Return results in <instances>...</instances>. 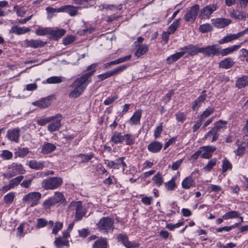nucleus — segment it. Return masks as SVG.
Instances as JSON below:
<instances>
[{
	"label": "nucleus",
	"instance_id": "nucleus-52",
	"mask_svg": "<svg viewBox=\"0 0 248 248\" xmlns=\"http://www.w3.org/2000/svg\"><path fill=\"white\" fill-rule=\"evenodd\" d=\"M23 178V176L20 175L11 180L9 183L13 188H14L15 186H18L20 183Z\"/></svg>",
	"mask_w": 248,
	"mask_h": 248
},
{
	"label": "nucleus",
	"instance_id": "nucleus-20",
	"mask_svg": "<svg viewBox=\"0 0 248 248\" xmlns=\"http://www.w3.org/2000/svg\"><path fill=\"white\" fill-rule=\"evenodd\" d=\"M241 44L238 45H233L230 47L220 49H219V55L224 57L232 53L233 52L237 50L241 46Z\"/></svg>",
	"mask_w": 248,
	"mask_h": 248
},
{
	"label": "nucleus",
	"instance_id": "nucleus-30",
	"mask_svg": "<svg viewBox=\"0 0 248 248\" xmlns=\"http://www.w3.org/2000/svg\"><path fill=\"white\" fill-rule=\"evenodd\" d=\"M182 186L185 189H189L195 186V181L192 177H187L182 181Z\"/></svg>",
	"mask_w": 248,
	"mask_h": 248
},
{
	"label": "nucleus",
	"instance_id": "nucleus-36",
	"mask_svg": "<svg viewBox=\"0 0 248 248\" xmlns=\"http://www.w3.org/2000/svg\"><path fill=\"white\" fill-rule=\"evenodd\" d=\"M184 54L185 52L181 50L168 57L167 61L169 63H172L182 57Z\"/></svg>",
	"mask_w": 248,
	"mask_h": 248
},
{
	"label": "nucleus",
	"instance_id": "nucleus-33",
	"mask_svg": "<svg viewBox=\"0 0 248 248\" xmlns=\"http://www.w3.org/2000/svg\"><path fill=\"white\" fill-rule=\"evenodd\" d=\"M137 48L135 53V55L138 58L146 53L148 50V46L146 44L137 45Z\"/></svg>",
	"mask_w": 248,
	"mask_h": 248
},
{
	"label": "nucleus",
	"instance_id": "nucleus-51",
	"mask_svg": "<svg viewBox=\"0 0 248 248\" xmlns=\"http://www.w3.org/2000/svg\"><path fill=\"white\" fill-rule=\"evenodd\" d=\"M13 32L17 34H22L30 31L29 28L26 27H15L13 29Z\"/></svg>",
	"mask_w": 248,
	"mask_h": 248
},
{
	"label": "nucleus",
	"instance_id": "nucleus-43",
	"mask_svg": "<svg viewBox=\"0 0 248 248\" xmlns=\"http://www.w3.org/2000/svg\"><path fill=\"white\" fill-rule=\"evenodd\" d=\"M176 177H173L169 181L165 183V186L167 190L171 191L174 189L176 187Z\"/></svg>",
	"mask_w": 248,
	"mask_h": 248
},
{
	"label": "nucleus",
	"instance_id": "nucleus-35",
	"mask_svg": "<svg viewBox=\"0 0 248 248\" xmlns=\"http://www.w3.org/2000/svg\"><path fill=\"white\" fill-rule=\"evenodd\" d=\"M98 65V63H93L87 68V73H84L85 76L89 79H91L92 76L96 70V67Z\"/></svg>",
	"mask_w": 248,
	"mask_h": 248
},
{
	"label": "nucleus",
	"instance_id": "nucleus-5",
	"mask_svg": "<svg viewBox=\"0 0 248 248\" xmlns=\"http://www.w3.org/2000/svg\"><path fill=\"white\" fill-rule=\"evenodd\" d=\"M113 220L109 217H103L101 218L97 224L100 231L104 232H108L109 231H112L114 228Z\"/></svg>",
	"mask_w": 248,
	"mask_h": 248
},
{
	"label": "nucleus",
	"instance_id": "nucleus-47",
	"mask_svg": "<svg viewBox=\"0 0 248 248\" xmlns=\"http://www.w3.org/2000/svg\"><path fill=\"white\" fill-rule=\"evenodd\" d=\"M215 111V108L212 107H208L200 116V118L203 121L212 114Z\"/></svg>",
	"mask_w": 248,
	"mask_h": 248
},
{
	"label": "nucleus",
	"instance_id": "nucleus-24",
	"mask_svg": "<svg viewBox=\"0 0 248 248\" xmlns=\"http://www.w3.org/2000/svg\"><path fill=\"white\" fill-rule=\"evenodd\" d=\"M248 85V76H242L237 78L235 82V86L239 89L244 88Z\"/></svg>",
	"mask_w": 248,
	"mask_h": 248
},
{
	"label": "nucleus",
	"instance_id": "nucleus-8",
	"mask_svg": "<svg viewBox=\"0 0 248 248\" xmlns=\"http://www.w3.org/2000/svg\"><path fill=\"white\" fill-rule=\"evenodd\" d=\"M200 7L197 4L190 7L184 15V19L187 22L193 23L196 19Z\"/></svg>",
	"mask_w": 248,
	"mask_h": 248
},
{
	"label": "nucleus",
	"instance_id": "nucleus-6",
	"mask_svg": "<svg viewBox=\"0 0 248 248\" xmlns=\"http://www.w3.org/2000/svg\"><path fill=\"white\" fill-rule=\"evenodd\" d=\"M41 198V194L39 192H31L25 195L23 198V202L33 207L37 205Z\"/></svg>",
	"mask_w": 248,
	"mask_h": 248
},
{
	"label": "nucleus",
	"instance_id": "nucleus-41",
	"mask_svg": "<svg viewBox=\"0 0 248 248\" xmlns=\"http://www.w3.org/2000/svg\"><path fill=\"white\" fill-rule=\"evenodd\" d=\"M61 114H57L54 116H52L50 117H46L45 118L38 119L37 121V124L40 125H45L48 122H51V120H54L55 118H58V117H61Z\"/></svg>",
	"mask_w": 248,
	"mask_h": 248
},
{
	"label": "nucleus",
	"instance_id": "nucleus-22",
	"mask_svg": "<svg viewBox=\"0 0 248 248\" xmlns=\"http://www.w3.org/2000/svg\"><path fill=\"white\" fill-rule=\"evenodd\" d=\"M46 44V42H43L40 40H27L25 42V44L27 47H31L34 48L43 47Z\"/></svg>",
	"mask_w": 248,
	"mask_h": 248
},
{
	"label": "nucleus",
	"instance_id": "nucleus-42",
	"mask_svg": "<svg viewBox=\"0 0 248 248\" xmlns=\"http://www.w3.org/2000/svg\"><path fill=\"white\" fill-rule=\"evenodd\" d=\"M152 180L154 184L157 186H160L164 182L162 174L159 172L156 173L153 177Z\"/></svg>",
	"mask_w": 248,
	"mask_h": 248
},
{
	"label": "nucleus",
	"instance_id": "nucleus-13",
	"mask_svg": "<svg viewBox=\"0 0 248 248\" xmlns=\"http://www.w3.org/2000/svg\"><path fill=\"white\" fill-rule=\"evenodd\" d=\"M201 47H199L197 46L189 45L184 47L181 48L180 50L185 52V54L188 53L189 55H195L198 53L201 52Z\"/></svg>",
	"mask_w": 248,
	"mask_h": 248
},
{
	"label": "nucleus",
	"instance_id": "nucleus-39",
	"mask_svg": "<svg viewBox=\"0 0 248 248\" xmlns=\"http://www.w3.org/2000/svg\"><path fill=\"white\" fill-rule=\"evenodd\" d=\"M46 10L47 15V17L48 19H51L53 16H55L56 13L61 12V7L55 9L51 7H47Z\"/></svg>",
	"mask_w": 248,
	"mask_h": 248
},
{
	"label": "nucleus",
	"instance_id": "nucleus-12",
	"mask_svg": "<svg viewBox=\"0 0 248 248\" xmlns=\"http://www.w3.org/2000/svg\"><path fill=\"white\" fill-rule=\"evenodd\" d=\"M117 239L127 248H137L139 247L138 244L130 242L126 235L119 234L117 236Z\"/></svg>",
	"mask_w": 248,
	"mask_h": 248
},
{
	"label": "nucleus",
	"instance_id": "nucleus-23",
	"mask_svg": "<svg viewBox=\"0 0 248 248\" xmlns=\"http://www.w3.org/2000/svg\"><path fill=\"white\" fill-rule=\"evenodd\" d=\"M206 98V91L203 90L200 96L196 99L192 107V108L193 110H195L196 108H199L202 102H203Z\"/></svg>",
	"mask_w": 248,
	"mask_h": 248
},
{
	"label": "nucleus",
	"instance_id": "nucleus-7",
	"mask_svg": "<svg viewBox=\"0 0 248 248\" xmlns=\"http://www.w3.org/2000/svg\"><path fill=\"white\" fill-rule=\"evenodd\" d=\"M124 157H121L117 158L115 161L106 159L104 160V163L110 169H119L122 166L123 171H124L127 167V165L124 161Z\"/></svg>",
	"mask_w": 248,
	"mask_h": 248
},
{
	"label": "nucleus",
	"instance_id": "nucleus-60",
	"mask_svg": "<svg viewBox=\"0 0 248 248\" xmlns=\"http://www.w3.org/2000/svg\"><path fill=\"white\" fill-rule=\"evenodd\" d=\"M118 98V96L117 95H113V96H110L108 97L104 102V104L108 106L114 102L116 99Z\"/></svg>",
	"mask_w": 248,
	"mask_h": 248
},
{
	"label": "nucleus",
	"instance_id": "nucleus-57",
	"mask_svg": "<svg viewBox=\"0 0 248 248\" xmlns=\"http://www.w3.org/2000/svg\"><path fill=\"white\" fill-rule=\"evenodd\" d=\"M0 156L4 159L9 160L12 158L13 154L8 150H3Z\"/></svg>",
	"mask_w": 248,
	"mask_h": 248
},
{
	"label": "nucleus",
	"instance_id": "nucleus-37",
	"mask_svg": "<svg viewBox=\"0 0 248 248\" xmlns=\"http://www.w3.org/2000/svg\"><path fill=\"white\" fill-rule=\"evenodd\" d=\"M124 140V136L120 132L115 131L111 138V141L115 144L122 143Z\"/></svg>",
	"mask_w": 248,
	"mask_h": 248
},
{
	"label": "nucleus",
	"instance_id": "nucleus-32",
	"mask_svg": "<svg viewBox=\"0 0 248 248\" xmlns=\"http://www.w3.org/2000/svg\"><path fill=\"white\" fill-rule=\"evenodd\" d=\"M227 123V122L226 121L219 120L215 123L214 126L212 129L218 133L222 129H226Z\"/></svg>",
	"mask_w": 248,
	"mask_h": 248
},
{
	"label": "nucleus",
	"instance_id": "nucleus-58",
	"mask_svg": "<svg viewBox=\"0 0 248 248\" xmlns=\"http://www.w3.org/2000/svg\"><path fill=\"white\" fill-rule=\"evenodd\" d=\"M15 198V193L14 192H10L4 197V201L6 203H11L14 200Z\"/></svg>",
	"mask_w": 248,
	"mask_h": 248
},
{
	"label": "nucleus",
	"instance_id": "nucleus-50",
	"mask_svg": "<svg viewBox=\"0 0 248 248\" xmlns=\"http://www.w3.org/2000/svg\"><path fill=\"white\" fill-rule=\"evenodd\" d=\"M50 28H40L36 30L35 33L37 35L44 36L49 34Z\"/></svg>",
	"mask_w": 248,
	"mask_h": 248
},
{
	"label": "nucleus",
	"instance_id": "nucleus-61",
	"mask_svg": "<svg viewBox=\"0 0 248 248\" xmlns=\"http://www.w3.org/2000/svg\"><path fill=\"white\" fill-rule=\"evenodd\" d=\"M63 224L62 222H56L54 227L53 229L52 233L57 234L59 231L62 229Z\"/></svg>",
	"mask_w": 248,
	"mask_h": 248
},
{
	"label": "nucleus",
	"instance_id": "nucleus-31",
	"mask_svg": "<svg viewBox=\"0 0 248 248\" xmlns=\"http://www.w3.org/2000/svg\"><path fill=\"white\" fill-rule=\"evenodd\" d=\"M54 244L56 246L59 248H61L64 246L67 247L69 246V241L61 236L58 237L55 239Z\"/></svg>",
	"mask_w": 248,
	"mask_h": 248
},
{
	"label": "nucleus",
	"instance_id": "nucleus-16",
	"mask_svg": "<svg viewBox=\"0 0 248 248\" xmlns=\"http://www.w3.org/2000/svg\"><path fill=\"white\" fill-rule=\"evenodd\" d=\"M244 34V31L240 32L236 34H230L219 40L218 42L220 44L227 43L238 39L239 37L242 36Z\"/></svg>",
	"mask_w": 248,
	"mask_h": 248
},
{
	"label": "nucleus",
	"instance_id": "nucleus-63",
	"mask_svg": "<svg viewBox=\"0 0 248 248\" xmlns=\"http://www.w3.org/2000/svg\"><path fill=\"white\" fill-rule=\"evenodd\" d=\"M37 221V224L36 228L38 229L44 227L47 224V221L46 220L43 218H38Z\"/></svg>",
	"mask_w": 248,
	"mask_h": 248
},
{
	"label": "nucleus",
	"instance_id": "nucleus-28",
	"mask_svg": "<svg viewBox=\"0 0 248 248\" xmlns=\"http://www.w3.org/2000/svg\"><path fill=\"white\" fill-rule=\"evenodd\" d=\"M230 16L231 17L239 20H243L246 17V14L244 12H241L238 10H235L234 9L230 12Z\"/></svg>",
	"mask_w": 248,
	"mask_h": 248
},
{
	"label": "nucleus",
	"instance_id": "nucleus-46",
	"mask_svg": "<svg viewBox=\"0 0 248 248\" xmlns=\"http://www.w3.org/2000/svg\"><path fill=\"white\" fill-rule=\"evenodd\" d=\"M36 103L40 108H46L50 105V99L49 97L45 98L38 101Z\"/></svg>",
	"mask_w": 248,
	"mask_h": 248
},
{
	"label": "nucleus",
	"instance_id": "nucleus-2",
	"mask_svg": "<svg viewBox=\"0 0 248 248\" xmlns=\"http://www.w3.org/2000/svg\"><path fill=\"white\" fill-rule=\"evenodd\" d=\"M26 172L24 168L21 164L13 163L8 166L7 170L3 175L4 177L9 179L17 174H23Z\"/></svg>",
	"mask_w": 248,
	"mask_h": 248
},
{
	"label": "nucleus",
	"instance_id": "nucleus-34",
	"mask_svg": "<svg viewBox=\"0 0 248 248\" xmlns=\"http://www.w3.org/2000/svg\"><path fill=\"white\" fill-rule=\"evenodd\" d=\"M219 137V134L216 131H214L211 129L204 136V139L205 140H210L211 139V141L213 142L216 141Z\"/></svg>",
	"mask_w": 248,
	"mask_h": 248
},
{
	"label": "nucleus",
	"instance_id": "nucleus-49",
	"mask_svg": "<svg viewBox=\"0 0 248 248\" xmlns=\"http://www.w3.org/2000/svg\"><path fill=\"white\" fill-rule=\"evenodd\" d=\"M232 164L228 159L225 158L222 160V172H225L228 170H231Z\"/></svg>",
	"mask_w": 248,
	"mask_h": 248
},
{
	"label": "nucleus",
	"instance_id": "nucleus-14",
	"mask_svg": "<svg viewBox=\"0 0 248 248\" xmlns=\"http://www.w3.org/2000/svg\"><path fill=\"white\" fill-rule=\"evenodd\" d=\"M20 131L19 128L9 129L7 131V137L10 140L18 142L19 139Z\"/></svg>",
	"mask_w": 248,
	"mask_h": 248
},
{
	"label": "nucleus",
	"instance_id": "nucleus-62",
	"mask_svg": "<svg viewBox=\"0 0 248 248\" xmlns=\"http://www.w3.org/2000/svg\"><path fill=\"white\" fill-rule=\"evenodd\" d=\"M93 156V153H91L89 155H83L80 154L79 157H80L81 159V161L82 162H87L90 160Z\"/></svg>",
	"mask_w": 248,
	"mask_h": 248
},
{
	"label": "nucleus",
	"instance_id": "nucleus-17",
	"mask_svg": "<svg viewBox=\"0 0 248 248\" xmlns=\"http://www.w3.org/2000/svg\"><path fill=\"white\" fill-rule=\"evenodd\" d=\"M77 8H80V7H76L72 5H65L61 7V12H66L70 16H74L78 14Z\"/></svg>",
	"mask_w": 248,
	"mask_h": 248
},
{
	"label": "nucleus",
	"instance_id": "nucleus-21",
	"mask_svg": "<svg viewBox=\"0 0 248 248\" xmlns=\"http://www.w3.org/2000/svg\"><path fill=\"white\" fill-rule=\"evenodd\" d=\"M162 147V143L158 141H154L148 144L147 149L151 153H156L159 152Z\"/></svg>",
	"mask_w": 248,
	"mask_h": 248
},
{
	"label": "nucleus",
	"instance_id": "nucleus-53",
	"mask_svg": "<svg viewBox=\"0 0 248 248\" xmlns=\"http://www.w3.org/2000/svg\"><path fill=\"white\" fill-rule=\"evenodd\" d=\"M46 82L48 84L60 83L62 82V79L61 77L53 76L48 78Z\"/></svg>",
	"mask_w": 248,
	"mask_h": 248
},
{
	"label": "nucleus",
	"instance_id": "nucleus-15",
	"mask_svg": "<svg viewBox=\"0 0 248 248\" xmlns=\"http://www.w3.org/2000/svg\"><path fill=\"white\" fill-rule=\"evenodd\" d=\"M141 114L142 110L140 109H138L135 111L128 121V124L131 125L140 124Z\"/></svg>",
	"mask_w": 248,
	"mask_h": 248
},
{
	"label": "nucleus",
	"instance_id": "nucleus-1",
	"mask_svg": "<svg viewBox=\"0 0 248 248\" xmlns=\"http://www.w3.org/2000/svg\"><path fill=\"white\" fill-rule=\"evenodd\" d=\"M91 81V79L88 78L83 74L77 78L71 85L74 90L70 93L69 97L75 98L79 96Z\"/></svg>",
	"mask_w": 248,
	"mask_h": 248
},
{
	"label": "nucleus",
	"instance_id": "nucleus-45",
	"mask_svg": "<svg viewBox=\"0 0 248 248\" xmlns=\"http://www.w3.org/2000/svg\"><path fill=\"white\" fill-rule=\"evenodd\" d=\"M124 140L125 141V144L127 145H133L135 140V136L131 134H127L124 136Z\"/></svg>",
	"mask_w": 248,
	"mask_h": 248
},
{
	"label": "nucleus",
	"instance_id": "nucleus-48",
	"mask_svg": "<svg viewBox=\"0 0 248 248\" xmlns=\"http://www.w3.org/2000/svg\"><path fill=\"white\" fill-rule=\"evenodd\" d=\"M180 18L176 19L169 27L168 31L170 33H173L175 31L178 29L180 25Z\"/></svg>",
	"mask_w": 248,
	"mask_h": 248
},
{
	"label": "nucleus",
	"instance_id": "nucleus-4",
	"mask_svg": "<svg viewBox=\"0 0 248 248\" xmlns=\"http://www.w3.org/2000/svg\"><path fill=\"white\" fill-rule=\"evenodd\" d=\"M69 208L70 210L75 211V220H80L85 215L86 209L82 205L80 201H72L69 205Z\"/></svg>",
	"mask_w": 248,
	"mask_h": 248
},
{
	"label": "nucleus",
	"instance_id": "nucleus-55",
	"mask_svg": "<svg viewBox=\"0 0 248 248\" xmlns=\"http://www.w3.org/2000/svg\"><path fill=\"white\" fill-rule=\"evenodd\" d=\"M212 30V26L210 24L206 23L201 25L199 27V30L202 33L207 32Z\"/></svg>",
	"mask_w": 248,
	"mask_h": 248
},
{
	"label": "nucleus",
	"instance_id": "nucleus-3",
	"mask_svg": "<svg viewBox=\"0 0 248 248\" xmlns=\"http://www.w3.org/2000/svg\"><path fill=\"white\" fill-rule=\"evenodd\" d=\"M63 183L62 179L59 177H53L43 180L42 187L46 190H53L60 187Z\"/></svg>",
	"mask_w": 248,
	"mask_h": 248
},
{
	"label": "nucleus",
	"instance_id": "nucleus-11",
	"mask_svg": "<svg viewBox=\"0 0 248 248\" xmlns=\"http://www.w3.org/2000/svg\"><path fill=\"white\" fill-rule=\"evenodd\" d=\"M217 45H213L204 47H201V52L207 56L219 55V49L217 48Z\"/></svg>",
	"mask_w": 248,
	"mask_h": 248
},
{
	"label": "nucleus",
	"instance_id": "nucleus-9",
	"mask_svg": "<svg viewBox=\"0 0 248 248\" xmlns=\"http://www.w3.org/2000/svg\"><path fill=\"white\" fill-rule=\"evenodd\" d=\"M127 67V65L126 64L120 65L111 71H109L102 74L98 75L97 78L99 79V81L103 80L113 75L119 74L126 69Z\"/></svg>",
	"mask_w": 248,
	"mask_h": 248
},
{
	"label": "nucleus",
	"instance_id": "nucleus-29",
	"mask_svg": "<svg viewBox=\"0 0 248 248\" xmlns=\"http://www.w3.org/2000/svg\"><path fill=\"white\" fill-rule=\"evenodd\" d=\"M234 64V62L232 58H227L219 63V67L225 69H229Z\"/></svg>",
	"mask_w": 248,
	"mask_h": 248
},
{
	"label": "nucleus",
	"instance_id": "nucleus-19",
	"mask_svg": "<svg viewBox=\"0 0 248 248\" xmlns=\"http://www.w3.org/2000/svg\"><path fill=\"white\" fill-rule=\"evenodd\" d=\"M62 119V115L61 117L55 118L54 120H51L52 122L47 126L48 130L50 132L57 131L61 126V122Z\"/></svg>",
	"mask_w": 248,
	"mask_h": 248
},
{
	"label": "nucleus",
	"instance_id": "nucleus-56",
	"mask_svg": "<svg viewBox=\"0 0 248 248\" xmlns=\"http://www.w3.org/2000/svg\"><path fill=\"white\" fill-rule=\"evenodd\" d=\"M217 159L213 158L209 161L208 164L204 167L203 169L207 171H210L213 167L216 164Z\"/></svg>",
	"mask_w": 248,
	"mask_h": 248
},
{
	"label": "nucleus",
	"instance_id": "nucleus-10",
	"mask_svg": "<svg viewBox=\"0 0 248 248\" xmlns=\"http://www.w3.org/2000/svg\"><path fill=\"white\" fill-rule=\"evenodd\" d=\"M217 9V4L208 5L200 10L199 16L202 19L205 18H209L210 15L215 11Z\"/></svg>",
	"mask_w": 248,
	"mask_h": 248
},
{
	"label": "nucleus",
	"instance_id": "nucleus-38",
	"mask_svg": "<svg viewBox=\"0 0 248 248\" xmlns=\"http://www.w3.org/2000/svg\"><path fill=\"white\" fill-rule=\"evenodd\" d=\"M29 166L32 169L41 170L44 167V162H38L35 160H31L29 162Z\"/></svg>",
	"mask_w": 248,
	"mask_h": 248
},
{
	"label": "nucleus",
	"instance_id": "nucleus-25",
	"mask_svg": "<svg viewBox=\"0 0 248 248\" xmlns=\"http://www.w3.org/2000/svg\"><path fill=\"white\" fill-rule=\"evenodd\" d=\"M65 31L64 29L52 30L50 28L49 35L54 40H58L64 35Z\"/></svg>",
	"mask_w": 248,
	"mask_h": 248
},
{
	"label": "nucleus",
	"instance_id": "nucleus-18",
	"mask_svg": "<svg viewBox=\"0 0 248 248\" xmlns=\"http://www.w3.org/2000/svg\"><path fill=\"white\" fill-rule=\"evenodd\" d=\"M212 21L215 26L218 28H223L232 22L231 19L225 18H217Z\"/></svg>",
	"mask_w": 248,
	"mask_h": 248
},
{
	"label": "nucleus",
	"instance_id": "nucleus-59",
	"mask_svg": "<svg viewBox=\"0 0 248 248\" xmlns=\"http://www.w3.org/2000/svg\"><path fill=\"white\" fill-rule=\"evenodd\" d=\"M54 204H55V203L52 197H50L44 202L43 205L44 208L48 209Z\"/></svg>",
	"mask_w": 248,
	"mask_h": 248
},
{
	"label": "nucleus",
	"instance_id": "nucleus-27",
	"mask_svg": "<svg viewBox=\"0 0 248 248\" xmlns=\"http://www.w3.org/2000/svg\"><path fill=\"white\" fill-rule=\"evenodd\" d=\"M55 204L60 203L65 204L66 203V199L62 192H55L54 195L52 197Z\"/></svg>",
	"mask_w": 248,
	"mask_h": 248
},
{
	"label": "nucleus",
	"instance_id": "nucleus-26",
	"mask_svg": "<svg viewBox=\"0 0 248 248\" xmlns=\"http://www.w3.org/2000/svg\"><path fill=\"white\" fill-rule=\"evenodd\" d=\"M56 148V146L51 143H45L42 147L41 152L43 154H48L54 151Z\"/></svg>",
	"mask_w": 248,
	"mask_h": 248
},
{
	"label": "nucleus",
	"instance_id": "nucleus-40",
	"mask_svg": "<svg viewBox=\"0 0 248 248\" xmlns=\"http://www.w3.org/2000/svg\"><path fill=\"white\" fill-rule=\"evenodd\" d=\"M108 244L106 238H100L95 241L93 248H107Z\"/></svg>",
	"mask_w": 248,
	"mask_h": 248
},
{
	"label": "nucleus",
	"instance_id": "nucleus-44",
	"mask_svg": "<svg viewBox=\"0 0 248 248\" xmlns=\"http://www.w3.org/2000/svg\"><path fill=\"white\" fill-rule=\"evenodd\" d=\"M239 213L236 211H232L226 213L223 216V218L224 219L227 220L229 219H232L239 217Z\"/></svg>",
	"mask_w": 248,
	"mask_h": 248
},
{
	"label": "nucleus",
	"instance_id": "nucleus-54",
	"mask_svg": "<svg viewBox=\"0 0 248 248\" xmlns=\"http://www.w3.org/2000/svg\"><path fill=\"white\" fill-rule=\"evenodd\" d=\"M244 143L238 144V149L234 151V153L238 156H242L246 150V147Z\"/></svg>",
	"mask_w": 248,
	"mask_h": 248
},
{
	"label": "nucleus",
	"instance_id": "nucleus-64",
	"mask_svg": "<svg viewBox=\"0 0 248 248\" xmlns=\"http://www.w3.org/2000/svg\"><path fill=\"white\" fill-rule=\"evenodd\" d=\"M177 121L180 122H184L186 120V115L184 112H178L175 114Z\"/></svg>",
	"mask_w": 248,
	"mask_h": 248
}]
</instances>
